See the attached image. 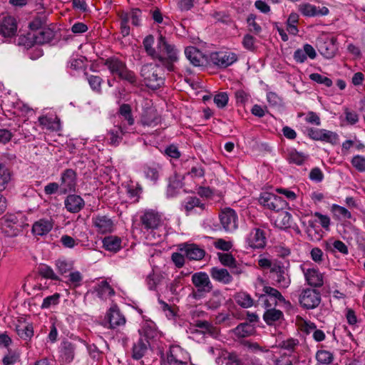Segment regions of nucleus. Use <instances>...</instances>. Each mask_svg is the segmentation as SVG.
Wrapping results in <instances>:
<instances>
[{
    "label": "nucleus",
    "mask_w": 365,
    "mask_h": 365,
    "mask_svg": "<svg viewBox=\"0 0 365 365\" xmlns=\"http://www.w3.org/2000/svg\"><path fill=\"white\" fill-rule=\"evenodd\" d=\"M158 53L154 60L169 71H175L174 63L178 61V51L174 45L170 44L165 37L160 34L158 38Z\"/></svg>",
    "instance_id": "f257e3e1"
},
{
    "label": "nucleus",
    "mask_w": 365,
    "mask_h": 365,
    "mask_svg": "<svg viewBox=\"0 0 365 365\" xmlns=\"http://www.w3.org/2000/svg\"><path fill=\"white\" fill-rule=\"evenodd\" d=\"M103 65L107 67L113 76H118L120 79L132 84L136 83V77L134 73L128 68L125 62L118 57L111 56L106 58Z\"/></svg>",
    "instance_id": "f03ea898"
},
{
    "label": "nucleus",
    "mask_w": 365,
    "mask_h": 365,
    "mask_svg": "<svg viewBox=\"0 0 365 365\" xmlns=\"http://www.w3.org/2000/svg\"><path fill=\"white\" fill-rule=\"evenodd\" d=\"M140 76L147 87L155 90L161 87L165 82V78L159 64L147 63L142 66Z\"/></svg>",
    "instance_id": "7ed1b4c3"
},
{
    "label": "nucleus",
    "mask_w": 365,
    "mask_h": 365,
    "mask_svg": "<svg viewBox=\"0 0 365 365\" xmlns=\"http://www.w3.org/2000/svg\"><path fill=\"white\" fill-rule=\"evenodd\" d=\"M84 345V341L81 339H63L58 348L60 361L66 364L71 363Z\"/></svg>",
    "instance_id": "20e7f679"
},
{
    "label": "nucleus",
    "mask_w": 365,
    "mask_h": 365,
    "mask_svg": "<svg viewBox=\"0 0 365 365\" xmlns=\"http://www.w3.org/2000/svg\"><path fill=\"white\" fill-rule=\"evenodd\" d=\"M141 11L139 9H133L130 13L121 11L118 14L120 21V34L123 37L130 34V26L128 22L130 19L132 24L135 26H140Z\"/></svg>",
    "instance_id": "39448f33"
},
{
    "label": "nucleus",
    "mask_w": 365,
    "mask_h": 365,
    "mask_svg": "<svg viewBox=\"0 0 365 365\" xmlns=\"http://www.w3.org/2000/svg\"><path fill=\"white\" fill-rule=\"evenodd\" d=\"M321 302V294L314 289L306 288L302 290L299 295L300 306L307 309L317 307Z\"/></svg>",
    "instance_id": "423d86ee"
},
{
    "label": "nucleus",
    "mask_w": 365,
    "mask_h": 365,
    "mask_svg": "<svg viewBox=\"0 0 365 365\" xmlns=\"http://www.w3.org/2000/svg\"><path fill=\"white\" fill-rule=\"evenodd\" d=\"M77 185V174L73 169L68 168L63 170L60 178V192L66 194L75 191Z\"/></svg>",
    "instance_id": "0eeeda50"
},
{
    "label": "nucleus",
    "mask_w": 365,
    "mask_h": 365,
    "mask_svg": "<svg viewBox=\"0 0 365 365\" xmlns=\"http://www.w3.org/2000/svg\"><path fill=\"white\" fill-rule=\"evenodd\" d=\"M140 222L147 230H155L163 224L162 215L155 210H146L140 216Z\"/></svg>",
    "instance_id": "6e6552de"
},
{
    "label": "nucleus",
    "mask_w": 365,
    "mask_h": 365,
    "mask_svg": "<svg viewBox=\"0 0 365 365\" xmlns=\"http://www.w3.org/2000/svg\"><path fill=\"white\" fill-rule=\"evenodd\" d=\"M274 279L279 288H287L291 284L288 269L281 262L274 263L271 269Z\"/></svg>",
    "instance_id": "1a4fd4ad"
},
{
    "label": "nucleus",
    "mask_w": 365,
    "mask_h": 365,
    "mask_svg": "<svg viewBox=\"0 0 365 365\" xmlns=\"http://www.w3.org/2000/svg\"><path fill=\"white\" fill-rule=\"evenodd\" d=\"M220 223L223 228L231 232L237 228L238 218L236 212L229 207L222 210L220 214Z\"/></svg>",
    "instance_id": "9d476101"
},
{
    "label": "nucleus",
    "mask_w": 365,
    "mask_h": 365,
    "mask_svg": "<svg viewBox=\"0 0 365 365\" xmlns=\"http://www.w3.org/2000/svg\"><path fill=\"white\" fill-rule=\"evenodd\" d=\"M237 58L233 53L214 52L210 56V61L218 67L227 68L237 61Z\"/></svg>",
    "instance_id": "9b49d317"
},
{
    "label": "nucleus",
    "mask_w": 365,
    "mask_h": 365,
    "mask_svg": "<svg viewBox=\"0 0 365 365\" xmlns=\"http://www.w3.org/2000/svg\"><path fill=\"white\" fill-rule=\"evenodd\" d=\"M260 203L268 209L279 212L283 210L286 202L280 197L271 193H264L259 198Z\"/></svg>",
    "instance_id": "f8f14e48"
},
{
    "label": "nucleus",
    "mask_w": 365,
    "mask_h": 365,
    "mask_svg": "<svg viewBox=\"0 0 365 365\" xmlns=\"http://www.w3.org/2000/svg\"><path fill=\"white\" fill-rule=\"evenodd\" d=\"M192 282L197 289L198 292L208 293L211 292L213 288L208 274L203 272L193 274L192 276Z\"/></svg>",
    "instance_id": "ddd939ff"
},
{
    "label": "nucleus",
    "mask_w": 365,
    "mask_h": 365,
    "mask_svg": "<svg viewBox=\"0 0 365 365\" xmlns=\"http://www.w3.org/2000/svg\"><path fill=\"white\" fill-rule=\"evenodd\" d=\"M18 23L12 16H4L0 22V34L4 37L11 38L16 36Z\"/></svg>",
    "instance_id": "4468645a"
},
{
    "label": "nucleus",
    "mask_w": 365,
    "mask_h": 365,
    "mask_svg": "<svg viewBox=\"0 0 365 365\" xmlns=\"http://www.w3.org/2000/svg\"><path fill=\"white\" fill-rule=\"evenodd\" d=\"M246 242L253 249L263 248L266 245L264 232L259 228L252 229L247 237Z\"/></svg>",
    "instance_id": "2eb2a0df"
},
{
    "label": "nucleus",
    "mask_w": 365,
    "mask_h": 365,
    "mask_svg": "<svg viewBox=\"0 0 365 365\" xmlns=\"http://www.w3.org/2000/svg\"><path fill=\"white\" fill-rule=\"evenodd\" d=\"M92 221L98 233L106 234L113 231V222L106 215H97L93 217Z\"/></svg>",
    "instance_id": "dca6fc26"
},
{
    "label": "nucleus",
    "mask_w": 365,
    "mask_h": 365,
    "mask_svg": "<svg viewBox=\"0 0 365 365\" xmlns=\"http://www.w3.org/2000/svg\"><path fill=\"white\" fill-rule=\"evenodd\" d=\"M317 48L319 52L326 58H333L337 51L335 39L333 38L319 41Z\"/></svg>",
    "instance_id": "f3484780"
},
{
    "label": "nucleus",
    "mask_w": 365,
    "mask_h": 365,
    "mask_svg": "<svg viewBox=\"0 0 365 365\" xmlns=\"http://www.w3.org/2000/svg\"><path fill=\"white\" fill-rule=\"evenodd\" d=\"M160 122V118L157 110L153 108L145 109L140 117V123L144 127H155Z\"/></svg>",
    "instance_id": "a211bd4d"
},
{
    "label": "nucleus",
    "mask_w": 365,
    "mask_h": 365,
    "mask_svg": "<svg viewBox=\"0 0 365 365\" xmlns=\"http://www.w3.org/2000/svg\"><path fill=\"white\" fill-rule=\"evenodd\" d=\"M187 58L195 66H203L207 62L205 55L196 47L188 46L185 50Z\"/></svg>",
    "instance_id": "6ab92c4d"
},
{
    "label": "nucleus",
    "mask_w": 365,
    "mask_h": 365,
    "mask_svg": "<svg viewBox=\"0 0 365 365\" xmlns=\"http://www.w3.org/2000/svg\"><path fill=\"white\" fill-rule=\"evenodd\" d=\"M106 319L109 323V328L115 329L116 327L125 324V319L116 306L110 307L106 314Z\"/></svg>",
    "instance_id": "aec40b11"
},
{
    "label": "nucleus",
    "mask_w": 365,
    "mask_h": 365,
    "mask_svg": "<svg viewBox=\"0 0 365 365\" xmlns=\"http://www.w3.org/2000/svg\"><path fill=\"white\" fill-rule=\"evenodd\" d=\"M180 251L183 252L190 260H200L205 255V250L195 244L183 245Z\"/></svg>",
    "instance_id": "412c9836"
},
{
    "label": "nucleus",
    "mask_w": 365,
    "mask_h": 365,
    "mask_svg": "<svg viewBox=\"0 0 365 365\" xmlns=\"http://www.w3.org/2000/svg\"><path fill=\"white\" fill-rule=\"evenodd\" d=\"M84 205L83 198L77 195H69L65 200V207L72 213L78 212L84 207Z\"/></svg>",
    "instance_id": "4be33fe9"
},
{
    "label": "nucleus",
    "mask_w": 365,
    "mask_h": 365,
    "mask_svg": "<svg viewBox=\"0 0 365 365\" xmlns=\"http://www.w3.org/2000/svg\"><path fill=\"white\" fill-rule=\"evenodd\" d=\"M307 283L314 287H320L324 284L323 274L316 269H308L304 272Z\"/></svg>",
    "instance_id": "5701e85b"
},
{
    "label": "nucleus",
    "mask_w": 365,
    "mask_h": 365,
    "mask_svg": "<svg viewBox=\"0 0 365 365\" xmlns=\"http://www.w3.org/2000/svg\"><path fill=\"white\" fill-rule=\"evenodd\" d=\"M299 11L306 16H325L328 14L329 9L327 7L319 9L310 4H303L299 6Z\"/></svg>",
    "instance_id": "b1692460"
},
{
    "label": "nucleus",
    "mask_w": 365,
    "mask_h": 365,
    "mask_svg": "<svg viewBox=\"0 0 365 365\" xmlns=\"http://www.w3.org/2000/svg\"><path fill=\"white\" fill-rule=\"evenodd\" d=\"M138 331L141 336L140 338L144 337V340L148 341L150 339H155L158 335V331L153 321H145Z\"/></svg>",
    "instance_id": "393cba45"
},
{
    "label": "nucleus",
    "mask_w": 365,
    "mask_h": 365,
    "mask_svg": "<svg viewBox=\"0 0 365 365\" xmlns=\"http://www.w3.org/2000/svg\"><path fill=\"white\" fill-rule=\"evenodd\" d=\"M299 354L282 353L275 359V365H300Z\"/></svg>",
    "instance_id": "a878e982"
},
{
    "label": "nucleus",
    "mask_w": 365,
    "mask_h": 365,
    "mask_svg": "<svg viewBox=\"0 0 365 365\" xmlns=\"http://www.w3.org/2000/svg\"><path fill=\"white\" fill-rule=\"evenodd\" d=\"M53 32L51 29L43 28L34 34L33 39L36 44H44L53 39Z\"/></svg>",
    "instance_id": "bb28decb"
},
{
    "label": "nucleus",
    "mask_w": 365,
    "mask_h": 365,
    "mask_svg": "<svg viewBox=\"0 0 365 365\" xmlns=\"http://www.w3.org/2000/svg\"><path fill=\"white\" fill-rule=\"evenodd\" d=\"M210 275L212 279L223 284H229L232 281V277L226 269L212 267L210 269Z\"/></svg>",
    "instance_id": "cd10ccee"
},
{
    "label": "nucleus",
    "mask_w": 365,
    "mask_h": 365,
    "mask_svg": "<svg viewBox=\"0 0 365 365\" xmlns=\"http://www.w3.org/2000/svg\"><path fill=\"white\" fill-rule=\"evenodd\" d=\"M149 345V341L140 338L133 346L132 357L137 360L141 359L146 353Z\"/></svg>",
    "instance_id": "c85d7f7f"
},
{
    "label": "nucleus",
    "mask_w": 365,
    "mask_h": 365,
    "mask_svg": "<svg viewBox=\"0 0 365 365\" xmlns=\"http://www.w3.org/2000/svg\"><path fill=\"white\" fill-rule=\"evenodd\" d=\"M283 317V312L275 308L267 309L263 314V319L268 325L274 324L275 322L282 319Z\"/></svg>",
    "instance_id": "c756f323"
},
{
    "label": "nucleus",
    "mask_w": 365,
    "mask_h": 365,
    "mask_svg": "<svg viewBox=\"0 0 365 365\" xmlns=\"http://www.w3.org/2000/svg\"><path fill=\"white\" fill-rule=\"evenodd\" d=\"M53 225L51 221L46 220H40L36 222L32 227L34 235H44L51 230Z\"/></svg>",
    "instance_id": "7c9ffc66"
},
{
    "label": "nucleus",
    "mask_w": 365,
    "mask_h": 365,
    "mask_svg": "<svg viewBox=\"0 0 365 365\" xmlns=\"http://www.w3.org/2000/svg\"><path fill=\"white\" fill-rule=\"evenodd\" d=\"M292 215L287 211H282L275 218L274 225L281 230H285L291 227Z\"/></svg>",
    "instance_id": "2f4dec72"
},
{
    "label": "nucleus",
    "mask_w": 365,
    "mask_h": 365,
    "mask_svg": "<svg viewBox=\"0 0 365 365\" xmlns=\"http://www.w3.org/2000/svg\"><path fill=\"white\" fill-rule=\"evenodd\" d=\"M103 245L106 250L117 252L121 247V240L116 236H108L103 240Z\"/></svg>",
    "instance_id": "473e14b6"
},
{
    "label": "nucleus",
    "mask_w": 365,
    "mask_h": 365,
    "mask_svg": "<svg viewBox=\"0 0 365 365\" xmlns=\"http://www.w3.org/2000/svg\"><path fill=\"white\" fill-rule=\"evenodd\" d=\"M263 294H266L267 297H269L271 301H274V306L277 305V302L285 303L286 300L282 294L275 288L264 286L262 289Z\"/></svg>",
    "instance_id": "72a5a7b5"
},
{
    "label": "nucleus",
    "mask_w": 365,
    "mask_h": 365,
    "mask_svg": "<svg viewBox=\"0 0 365 365\" xmlns=\"http://www.w3.org/2000/svg\"><path fill=\"white\" fill-rule=\"evenodd\" d=\"M234 334L239 338H245L252 335L255 332L253 325L247 322L240 324L234 330Z\"/></svg>",
    "instance_id": "f704fd0d"
},
{
    "label": "nucleus",
    "mask_w": 365,
    "mask_h": 365,
    "mask_svg": "<svg viewBox=\"0 0 365 365\" xmlns=\"http://www.w3.org/2000/svg\"><path fill=\"white\" fill-rule=\"evenodd\" d=\"M195 326L200 329L202 334H208L212 336H217L219 334L218 329L207 321L197 320Z\"/></svg>",
    "instance_id": "c9c22d12"
},
{
    "label": "nucleus",
    "mask_w": 365,
    "mask_h": 365,
    "mask_svg": "<svg viewBox=\"0 0 365 365\" xmlns=\"http://www.w3.org/2000/svg\"><path fill=\"white\" fill-rule=\"evenodd\" d=\"M299 346V341L297 339L289 338L283 340L279 344V347L289 351L288 354H299L297 349Z\"/></svg>",
    "instance_id": "e433bc0d"
},
{
    "label": "nucleus",
    "mask_w": 365,
    "mask_h": 365,
    "mask_svg": "<svg viewBox=\"0 0 365 365\" xmlns=\"http://www.w3.org/2000/svg\"><path fill=\"white\" fill-rule=\"evenodd\" d=\"M224 300V297L220 292L215 291L209 300L206 302V307L212 310H215L218 309L222 302Z\"/></svg>",
    "instance_id": "4c0bfd02"
},
{
    "label": "nucleus",
    "mask_w": 365,
    "mask_h": 365,
    "mask_svg": "<svg viewBox=\"0 0 365 365\" xmlns=\"http://www.w3.org/2000/svg\"><path fill=\"white\" fill-rule=\"evenodd\" d=\"M143 47H144V49H145L146 53L154 60L158 53V49L155 50L153 46L154 44L153 36V35L147 36L143 39Z\"/></svg>",
    "instance_id": "58836bf2"
},
{
    "label": "nucleus",
    "mask_w": 365,
    "mask_h": 365,
    "mask_svg": "<svg viewBox=\"0 0 365 365\" xmlns=\"http://www.w3.org/2000/svg\"><path fill=\"white\" fill-rule=\"evenodd\" d=\"M123 130L120 126L115 127L108 132V141L112 145H117L122 140Z\"/></svg>",
    "instance_id": "ea45409f"
},
{
    "label": "nucleus",
    "mask_w": 365,
    "mask_h": 365,
    "mask_svg": "<svg viewBox=\"0 0 365 365\" xmlns=\"http://www.w3.org/2000/svg\"><path fill=\"white\" fill-rule=\"evenodd\" d=\"M119 114L127 121L128 125H132L134 123V118L132 115V109L129 104L123 103L120 106Z\"/></svg>",
    "instance_id": "a19ab883"
},
{
    "label": "nucleus",
    "mask_w": 365,
    "mask_h": 365,
    "mask_svg": "<svg viewBox=\"0 0 365 365\" xmlns=\"http://www.w3.org/2000/svg\"><path fill=\"white\" fill-rule=\"evenodd\" d=\"M299 21V15L296 13H292L289 14L287 21V31L294 36H296L299 31L297 24Z\"/></svg>",
    "instance_id": "79ce46f5"
},
{
    "label": "nucleus",
    "mask_w": 365,
    "mask_h": 365,
    "mask_svg": "<svg viewBox=\"0 0 365 365\" xmlns=\"http://www.w3.org/2000/svg\"><path fill=\"white\" fill-rule=\"evenodd\" d=\"M237 304L243 308H249L253 305V299L250 294L245 292H240L235 296Z\"/></svg>",
    "instance_id": "37998d69"
},
{
    "label": "nucleus",
    "mask_w": 365,
    "mask_h": 365,
    "mask_svg": "<svg viewBox=\"0 0 365 365\" xmlns=\"http://www.w3.org/2000/svg\"><path fill=\"white\" fill-rule=\"evenodd\" d=\"M307 158V157L302 153H299L296 150H292L289 153L287 160L289 163L301 165L304 163Z\"/></svg>",
    "instance_id": "c03bdc74"
},
{
    "label": "nucleus",
    "mask_w": 365,
    "mask_h": 365,
    "mask_svg": "<svg viewBox=\"0 0 365 365\" xmlns=\"http://www.w3.org/2000/svg\"><path fill=\"white\" fill-rule=\"evenodd\" d=\"M316 359L319 364L328 365L333 361V354L326 350H319L316 354Z\"/></svg>",
    "instance_id": "a18cd8bd"
},
{
    "label": "nucleus",
    "mask_w": 365,
    "mask_h": 365,
    "mask_svg": "<svg viewBox=\"0 0 365 365\" xmlns=\"http://www.w3.org/2000/svg\"><path fill=\"white\" fill-rule=\"evenodd\" d=\"M98 293L101 297H107L114 295L115 292L106 281H103L99 285Z\"/></svg>",
    "instance_id": "49530a36"
},
{
    "label": "nucleus",
    "mask_w": 365,
    "mask_h": 365,
    "mask_svg": "<svg viewBox=\"0 0 365 365\" xmlns=\"http://www.w3.org/2000/svg\"><path fill=\"white\" fill-rule=\"evenodd\" d=\"M16 331L18 335L24 340L30 339L34 335L33 327L31 325L17 327Z\"/></svg>",
    "instance_id": "de8ad7c7"
},
{
    "label": "nucleus",
    "mask_w": 365,
    "mask_h": 365,
    "mask_svg": "<svg viewBox=\"0 0 365 365\" xmlns=\"http://www.w3.org/2000/svg\"><path fill=\"white\" fill-rule=\"evenodd\" d=\"M87 80L88 81V83L91 86V88L98 92H101V84L103 83V79L98 76H93V75H87Z\"/></svg>",
    "instance_id": "09e8293b"
},
{
    "label": "nucleus",
    "mask_w": 365,
    "mask_h": 365,
    "mask_svg": "<svg viewBox=\"0 0 365 365\" xmlns=\"http://www.w3.org/2000/svg\"><path fill=\"white\" fill-rule=\"evenodd\" d=\"M160 167L159 165H148L145 168V174L148 178L152 180H157L159 177V170Z\"/></svg>",
    "instance_id": "8fccbe9b"
},
{
    "label": "nucleus",
    "mask_w": 365,
    "mask_h": 365,
    "mask_svg": "<svg viewBox=\"0 0 365 365\" xmlns=\"http://www.w3.org/2000/svg\"><path fill=\"white\" fill-rule=\"evenodd\" d=\"M218 257L220 262L230 267H235L237 262L231 254L229 253H218Z\"/></svg>",
    "instance_id": "3c124183"
},
{
    "label": "nucleus",
    "mask_w": 365,
    "mask_h": 365,
    "mask_svg": "<svg viewBox=\"0 0 365 365\" xmlns=\"http://www.w3.org/2000/svg\"><path fill=\"white\" fill-rule=\"evenodd\" d=\"M309 78L312 81L319 84H323L327 87H331L333 83L332 81L329 78L317 73L310 74Z\"/></svg>",
    "instance_id": "603ef678"
},
{
    "label": "nucleus",
    "mask_w": 365,
    "mask_h": 365,
    "mask_svg": "<svg viewBox=\"0 0 365 365\" xmlns=\"http://www.w3.org/2000/svg\"><path fill=\"white\" fill-rule=\"evenodd\" d=\"M185 209L187 212H190L193 210L195 207H199L201 209H204L205 205L200 202L199 198L196 197H190L187 199V200L185 202Z\"/></svg>",
    "instance_id": "864d4df0"
},
{
    "label": "nucleus",
    "mask_w": 365,
    "mask_h": 365,
    "mask_svg": "<svg viewBox=\"0 0 365 365\" xmlns=\"http://www.w3.org/2000/svg\"><path fill=\"white\" fill-rule=\"evenodd\" d=\"M68 277V281L66 282V283L69 284L71 286H73L74 287L80 286L81 282L83 280V276L81 273L78 271L71 272Z\"/></svg>",
    "instance_id": "5fc2aeb1"
},
{
    "label": "nucleus",
    "mask_w": 365,
    "mask_h": 365,
    "mask_svg": "<svg viewBox=\"0 0 365 365\" xmlns=\"http://www.w3.org/2000/svg\"><path fill=\"white\" fill-rule=\"evenodd\" d=\"M38 272L44 278L58 280V277L54 273L53 270L47 265H43L39 267Z\"/></svg>",
    "instance_id": "6e6d98bb"
},
{
    "label": "nucleus",
    "mask_w": 365,
    "mask_h": 365,
    "mask_svg": "<svg viewBox=\"0 0 365 365\" xmlns=\"http://www.w3.org/2000/svg\"><path fill=\"white\" fill-rule=\"evenodd\" d=\"M10 180V173L5 166L0 165V191L6 187V185Z\"/></svg>",
    "instance_id": "4d7b16f0"
},
{
    "label": "nucleus",
    "mask_w": 365,
    "mask_h": 365,
    "mask_svg": "<svg viewBox=\"0 0 365 365\" xmlns=\"http://www.w3.org/2000/svg\"><path fill=\"white\" fill-rule=\"evenodd\" d=\"M321 140L336 145L338 143L339 138L336 133L324 129Z\"/></svg>",
    "instance_id": "13d9d810"
},
{
    "label": "nucleus",
    "mask_w": 365,
    "mask_h": 365,
    "mask_svg": "<svg viewBox=\"0 0 365 365\" xmlns=\"http://www.w3.org/2000/svg\"><path fill=\"white\" fill-rule=\"evenodd\" d=\"M235 97L237 104H245L249 101L250 95L247 91L243 89H238L235 92Z\"/></svg>",
    "instance_id": "bf43d9fd"
},
{
    "label": "nucleus",
    "mask_w": 365,
    "mask_h": 365,
    "mask_svg": "<svg viewBox=\"0 0 365 365\" xmlns=\"http://www.w3.org/2000/svg\"><path fill=\"white\" fill-rule=\"evenodd\" d=\"M19 359V354L15 351L8 350V354L3 358L4 365H13Z\"/></svg>",
    "instance_id": "052dcab7"
},
{
    "label": "nucleus",
    "mask_w": 365,
    "mask_h": 365,
    "mask_svg": "<svg viewBox=\"0 0 365 365\" xmlns=\"http://www.w3.org/2000/svg\"><path fill=\"white\" fill-rule=\"evenodd\" d=\"M60 298V294L58 293H55L51 296H48L46 297L43 303L41 304L42 309H48L52 305H56L58 303Z\"/></svg>",
    "instance_id": "680f3d73"
},
{
    "label": "nucleus",
    "mask_w": 365,
    "mask_h": 365,
    "mask_svg": "<svg viewBox=\"0 0 365 365\" xmlns=\"http://www.w3.org/2000/svg\"><path fill=\"white\" fill-rule=\"evenodd\" d=\"M46 25V18L44 16H36L29 23V27L31 30L38 31L41 30L43 26Z\"/></svg>",
    "instance_id": "e2e57ef3"
},
{
    "label": "nucleus",
    "mask_w": 365,
    "mask_h": 365,
    "mask_svg": "<svg viewBox=\"0 0 365 365\" xmlns=\"http://www.w3.org/2000/svg\"><path fill=\"white\" fill-rule=\"evenodd\" d=\"M228 95L225 92L216 94L214 97V102L218 108H224L228 102Z\"/></svg>",
    "instance_id": "0e129e2a"
},
{
    "label": "nucleus",
    "mask_w": 365,
    "mask_h": 365,
    "mask_svg": "<svg viewBox=\"0 0 365 365\" xmlns=\"http://www.w3.org/2000/svg\"><path fill=\"white\" fill-rule=\"evenodd\" d=\"M352 165L359 172H365V158L356 155L351 160Z\"/></svg>",
    "instance_id": "69168bd1"
},
{
    "label": "nucleus",
    "mask_w": 365,
    "mask_h": 365,
    "mask_svg": "<svg viewBox=\"0 0 365 365\" xmlns=\"http://www.w3.org/2000/svg\"><path fill=\"white\" fill-rule=\"evenodd\" d=\"M60 241L66 248H73L78 244V240H76L72 237L67 235H63Z\"/></svg>",
    "instance_id": "338daca9"
},
{
    "label": "nucleus",
    "mask_w": 365,
    "mask_h": 365,
    "mask_svg": "<svg viewBox=\"0 0 365 365\" xmlns=\"http://www.w3.org/2000/svg\"><path fill=\"white\" fill-rule=\"evenodd\" d=\"M332 208L336 215L341 216L344 219H350L351 217V212L344 207L334 205Z\"/></svg>",
    "instance_id": "774afa93"
}]
</instances>
